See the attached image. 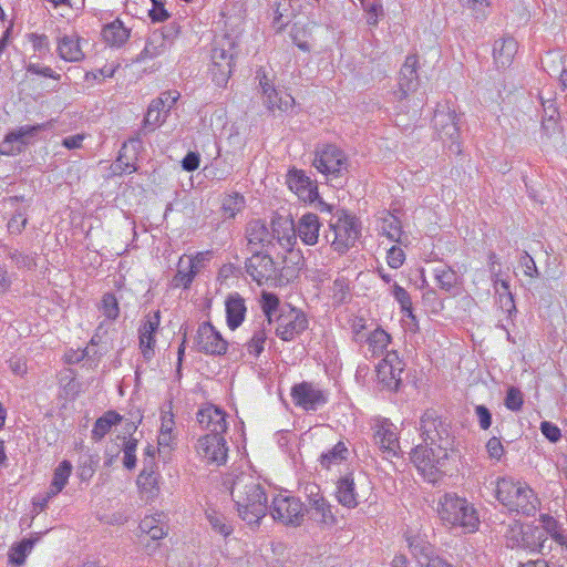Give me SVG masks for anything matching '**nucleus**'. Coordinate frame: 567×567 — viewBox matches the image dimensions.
Wrapping results in <instances>:
<instances>
[{"label": "nucleus", "instance_id": "obj_1", "mask_svg": "<svg viewBox=\"0 0 567 567\" xmlns=\"http://www.w3.org/2000/svg\"><path fill=\"white\" fill-rule=\"evenodd\" d=\"M420 431L425 444L412 450L411 461L425 480L435 483L445 470L449 453L454 449V437L446 422L434 410L423 413Z\"/></svg>", "mask_w": 567, "mask_h": 567}, {"label": "nucleus", "instance_id": "obj_2", "mask_svg": "<svg viewBox=\"0 0 567 567\" xmlns=\"http://www.w3.org/2000/svg\"><path fill=\"white\" fill-rule=\"evenodd\" d=\"M230 494L239 517L248 525H258L266 516L268 498L259 478L246 473L237 475L233 481Z\"/></svg>", "mask_w": 567, "mask_h": 567}, {"label": "nucleus", "instance_id": "obj_3", "mask_svg": "<svg viewBox=\"0 0 567 567\" xmlns=\"http://www.w3.org/2000/svg\"><path fill=\"white\" fill-rule=\"evenodd\" d=\"M246 237L250 245L292 248L296 245V225L291 217L275 213L271 217L270 229L261 219L248 223Z\"/></svg>", "mask_w": 567, "mask_h": 567}, {"label": "nucleus", "instance_id": "obj_4", "mask_svg": "<svg viewBox=\"0 0 567 567\" xmlns=\"http://www.w3.org/2000/svg\"><path fill=\"white\" fill-rule=\"evenodd\" d=\"M496 498L509 511L532 516L536 513L539 499L526 482L502 477L496 484Z\"/></svg>", "mask_w": 567, "mask_h": 567}, {"label": "nucleus", "instance_id": "obj_5", "mask_svg": "<svg viewBox=\"0 0 567 567\" xmlns=\"http://www.w3.org/2000/svg\"><path fill=\"white\" fill-rule=\"evenodd\" d=\"M236 55V41L229 34L216 35L212 43L209 72L213 82L218 86L227 84Z\"/></svg>", "mask_w": 567, "mask_h": 567}, {"label": "nucleus", "instance_id": "obj_6", "mask_svg": "<svg viewBox=\"0 0 567 567\" xmlns=\"http://www.w3.org/2000/svg\"><path fill=\"white\" fill-rule=\"evenodd\" d=\"M437 512L444 524L461 526L472 532L478 527L480 519L474 506L455 494H445L441 497Z\"/></svg>", "mask_w": 567, "mask_h": 567}, {"label": "nucleus", "instance_id": "obj_7", "mask_svg": "<svg viewBox=\"0 0 567 567\" xmlns=\"http://www.w3.org/2000/svg\"><path fill=\"white\" fill-rule=\"evenodd\" d=\"M433 128L437 136L449 143V150L454 154H460V126L456 111L451 107L449 102L440 103L434 112L432 120Z\"/></svg>", "mask_w": 567, "mask_h": 567}, {"label": "nucleus", "instance_id": "obj_8", "mask_svg": "<svg viewBox=\"0 0 567 567\" xmlns=\"http://www.w3.org/2000/svg\"><path fill=\"white\" fill-rule=\"evenodd\" d=\"M312 164L320 173L331 178L342 176L349 167L344 152L332 144H326L318 148Z\"/></svg>", "mask_w": 567, "mask_h": 567}, {"label": "nucleus", "instance_id": "obj_9", "mask_svg": "<svg viewBox=\"0 0 567 567\" xmlns=\"http://www.w3.org/2000/svg\"><path fill=\"white\" fill-rule=\"evenodd\" d=\"M268 511L275 520L286 525L299 526L305 516L302 502L290 495L278 494L272 498Z\"/></svg>", "mask_w": 567, "mask_h": 567}, {"label": "nucleus", "instance_id": "obj_10", "mask_svg": "<svg viewBox=\"0 0 567 567\" xmlns=\"http://www.w3.org/2000/svg\"><path fill=\"white\" fill-rule=\"evenodd\" d=\"M507 537V546L529 549L532 551H543L547 540L546 530L542 527L527 526L524 528L519 524L509 527Z\"/></svg>", "mask_w": 567, "mask_h": 567}, {"label": "nucleus", "instance_id": "obj_11", "mask_svg": "<svg viewBox=\"0 0 567 567\" xmlns=\"http://www.w3.org/2000/svg\"><path fill=\"white\" fill-rule=\"evenodd\" d=\"M400 209H383L375 215V227L378 234L388 239L390 248H398V245L408 246V235L402 230L399 218Z\"/></svg>", "mask_w": 567, "mask_h": 567}, {"label": "nucleus", "instance_id": "obj_12", "mask_svg": "<svg viewBox=\"0 0 567 567\" xmlns=\"http://www.w3.org/2000/svg\"><path fill=\"white\" fill-rule=\"evenodd\" d=\"M308 328L306 315L297 309L288 307L281 309L277 318L276 334L284 341H291Z\"/></svg>", "mask_w": 567, "mask_h": 567}, {"label": "nucleus", "instance_id": "obj_13", "mask_svg": "<svg viewBox=\"0 0 567 567\" xmlns=\"http://www.w3.org/2000/svg\"><path fill=\"white\" fill-rule=\"evenodd\" d=\"M292 402L305 411H317L328 402V394L311 382L295 384L291 389Z\"/></svg>", "mask_w": 567, "mask_h": 567}, {"label": "nucleus", "instance_id": "obj_14", "mask_svg": "<svg viewBox=\"0 0 567 567\" xmlns=\"http://www.w3.org/2000/svg\"><path fill=\"white\" fill-rule=\"evenodd\" d=\"M256 79L264 96V104L270 111H288L295 104L293 97L288 93H279L270 79H268L265 69L260 68L256 72Z\"/></svg>", "mask_w": 567, "mask_h": 567}, {"label": "nucleus", "instance_id": "obj_15", "mask_svg": "<svg viewBox=\"0 0 567 567\" xmlns=\"http://www.w3.org/2000/svg\"><path fill=\"white\" fill-rule=\"evenodd\" d=\"M372 430L374 443L385 457H393L399 454L400 443L394 424L388 419H375Z\"/></svg>", "mask_w": 567, "mask_h": 567}, {"label": "nucleus", "instance_id": "obj_16", "mask_svg": "<svg viewBox=\"0 0 567 567\" xmlns=\"http://www.w3.org/2000/svg\"><path fill=\"white\" fill-rule=\"evenodd\" d=\"M195 346L205 354L221 355L226 353L228 343L212 323L203 322L197 329Z\"/></svg>", "mask_w": 567, "mask_h": 567}, {"label": "nucleus", "instance_id": "obj_17", "mask_svg": "<svg viewBox=\"0 0 567 567\" xmlns=\"http://www.w3.org/2000/svg\"><path fill=\"white\" fill-rule=\"evenodd\" d=\"M198 455L209 464L223 465L227 461L228 447L223 434H206L197 442Z\"/></svg>", "mask_w": 567, "mask_h": 567}, {"label": "nucleus", "instance_id": "obj_18", "mask_svg": "<svg viewBox=\"0 0 567 567\" xmlns=\"http://www.w3.org/2000/svg\"><path fill=\"white\" fill-rule=\"evenodd\" d=\"M246 271L258 285L275 279L277 276V265L272 257L264 250H256L246 260Z\"/></svg>", "mask_w": 567, "mask_h": 567}, {"label": "nucleus", "instance_id": "obj_19", "mask_svg": "<svg viewBox=\"0 0 567 567\" xmlns=\"http://www.w3.org/2000/svg\"><path fill=\"white\" fill-rule=\"evenodd\" d=\"M404 363L396 351H386L384 358L377 365V375L381 383L392 390H398Z\"/></svg>", "mask_w": 567, "mask_h": 567}, {"label": "nucleus", "instance_id": "obj_20", "mask_svg": "<svg viewBox=\"0 0 567 567\" xmlns=\"http://www.w3.org/2000/svg\"><path fill=\"white\" fill-rule=\"evenodd\" d=\"M172 44L173 33L171 29H168L167 31L154 30L148 34L145 42V47L135 58V62L141 63L147 60L158 58L166 51H168Z\"/></svg>", "mask_w": 567, "mask_h": 567}, {"label": "nucleus", "instance_id": "obj_21", "mask_svg": "<svg viewBox=\"0 0 567 567\" xmlns=\"http://www.w3.org/2000/svg\"><path fill=\"white\" fill-rule=\"evenodd\" d=\"M204 256L205 252L198 251L195 256L183 255L179 257L176 274L172 279V286L174 288H189L195 276L199 271L202 262L204 261Z\"/></svg>", "mask_w": 567, "mask_h": 567}, {"label": "nucleus", "instance_id": "obj_22", "mask_svg": "<svg viewBox=\"0 0 567 567\" xmlns=\"http://www.w3.org/2000/svg\"><path fill=\"white\" fill-rule=\"evenodd\" d=\"M81 37L78 33L61 34L56 37V53L65 62L78 63L85 59L81 47Z\"/></svg>", "mask_w": 567, "mask_h": 567}, {"label": "nucleus", "instance_id": "obj_23", "mask_svg": "<svg viewBox=\"0 0 567 567\" xmlns=\"http://www.w3.org/2000/svg\"><path fill=\"white\" fill-rule=\"evenodd\" d=\"M197 422L209 434H224L227 430L226 413L213 404H207L197 412Z\"/></svg>", "mask_w": 567, "mask_h": 567}, {"label": "nucleus", "instance_id": "obj_24", "mask_svg": "<svg viewBox=\"0 0 567 567\" xmlns=\"http://www.w3.org/2000/svg\"><path fill=\"white\" fill-rule=\"evenodd\" d=\"M39 125L20 126L18 130L9 132L0 145V154L14 155L21 152V145L28 143V137L35 135L40 131Z\"/></svg>", "mask_w": 567, "mask_h": 567}, {"label": "nucleus", "instance_id": "obj_25", "mask_svg": "<svg viewBox=\"0 0 567 567\" xmlns=\"http://www.w3.org/2000/svg\"><path fill=\"white\" fill-rule=\"evenodd\" d=\"M333 228V244L344 246V248L353 247L361 231L360 225L355 217L349 215H346L344 218H340Z\"/></svg>", "mask_w": 567, "mask_h": 567}, {"label": "nucleus", "instance_id": "obj_26", "mask_svg": "<svg viewBox=\"0 0 567 567\" xmlns=\"http://www.w3.org/2000/svg\"><path fill=\"white\" fill-rule=\"evenodd\" d=\"M159 473L153 460L143 461V470L137 477V485L147 499L155 498L159 493Z\"/></svg>", "mask_w": 567, "mask_h": 567}, {"label": "nucleus", "instance_id": "obj_27", "mask_svg": "<svg viewBox=\"0 0 567 567\" xmlns=\"http://www.w3.org/2000/svg\"><path fill=\"white\" fill-rule=\"evenodd\" d=\"M161 317L159 312L156 311L153 315H148L141 328L138 329L140 348L145 359H150L154 351L155 338L154 333L159 327Z\"/></svg>", "mask_w": 567, "mask_h": 567}, {"label": "nucleus", "instance_id": "obj_28", "mask_svg": "<svg viewBox=\"0 0 567 567\" xmlns=\"http://www.w3.org/2000/svg\"><path fill=\"white\" fill-rule=\"evenodd\" d=\"M417 64V56L410 54L401 66L399 75L401 99L405 97L410 92L415 91L419 85Z\"/></svg>", "mask_w": 567, "mask_h": 567}, {"label": "nucleus", "instance_id": "obj_29", "mask_svg": "<svg viewBox=\"0 0 567 567\" xmlns=\"http://www.w3.org/2000/svg\"><path fill=\"white\" fill-rule=\"evenodd\" d=\"M518 50L517 41L512 37L495 40L493 44L494 63L498 69L508 68Z\"/></svg>", "mask_w": 567, "mask_h": 567}, {"label": "nucleus", "instance_id": "obj_30", "mask_svg": "<svg viewBox=\"0 0 567 567\" xmlns=\"http://www.w3.org/2000/svg\"><path fill=\"white\" fill-rule=\"evenodd\" d=\"M336 497L344 507L354 508L358 506L360 496L352 474H347L338 480Z\"/></svg>", "mask_w": 567, "mask_h": 567}, {"label": "nucleus", "instance_id": "obj_31", "mask_svg": "<svg viewBox=\"0 0 567 567\" xmlns=\"http://www.w3.org/2000/svg\"><path fill=\"white\" fill-rule=\"evenodd\" d=\"M288 187L302 200H312V182L302 171L292 169L287 175Z\"/></svg>", "mask_w": 567, "mask_h": 567}, {"label": "nucleus", "instance_id": "obj_32", "mask_svg": "<svg viewBox=\"0 0 567 567\" xmlns=\"http://www.w3.org/2000/svg\"><path fill=\"white\" fill-rule=\"evenodd\" d=\"M319 228L318 215L308 213L300 218L296 228V237L299 236L305 245L312 246L318 240Z\"/></svg>", "mask_w": 567, "mask_h": 567}, {"label": "nucleus", "instance_id": "obj_33", "mask_svg": "<svg viewBox=\"0 0 567 567\" xmlns=\"http://www.w3.org/2000/svg\"><path fill=\"white\" fill-rule=\"evenodd\" d=\"M246 311L245 299L238 292L229 295L226 300L227 326L231 330L237 329L243 323Z\"/></svg>", "mask_w": 567, "mask_h": 567}, {"label": "nucleus", "instance_id": "obj_34", "mask_svg": "<svg viewBox=\"0 0 567 567\" xmlns=\"http://www.w3.org/2000/svg\"><path fill=\"white\" fill-rule=\"evenodd\" d=\"M162 514L145 516L140 522V529L153 540H159L167 535V526L162 520Z\"/></svg>", "mask_w": 567, "mask_h": 567}, {"label": "nucleus", "instance_id": "obj_35", "mask_svg": "<svg viewBox=\"0 0 567 567\" xmlns=\"http://www.w3.org/2000/svg\"><path fill=\"white\" fill-rule=\"evenodd\" d=\"M122 421V415L115 411H107L101 417H99L92 429L91 439L95 442H100L112 429L113 425L118 424Z\"/></svg>", "mask_w": 567, "mask_h": 567}, {"label": "nucleus", "instance_id": "obj_36", "mask_svg": "<svg viewBox=\"0 0 567 567\" xmlns=\"http://www.w3.org/2000/svg\"><path fill=\"white\" fill-rule=\"evenodd\" d=\"M130 37V31L118 20H115L102 29L103 40L113 47H121Z\"/></svg>", "mask_w": 567, "mask_h": 567}, {"label": "nucleus", "instance_id": "obj_37", "mask_svg": "<svg viewBox=\"0 0 567 567\" xmlns=\"http://www.w3.org/2000/svg\"><path fill=\"white\" fill-rule=\"evenodd\" d=\"M37 538H25L20 543L13 544L8 554L9 563L16 566H21L25 563L27 556L32 551Z\"/></svg>", "mask_w": 567, "mask_h": 567}, {"label": "nucleus", "instance_id": "obj_38", "mask_svg": "<svg viewBox=\"0 0 567 567\" xmlns=\"http://www.w3.org/2000/svg\"><path fill=\"white\" fill-rule=\"evenodd\" d=\"M309 507L310 515L316 522L324 525H333L336 523L331 505L324 498L315 499L313 503H310Z\"/></svg>", "mask_w": 567, "mask_h": 567}, {"label": "nucleus", "instance_id": "obj_39", "mask_svg": "<svg viewBox=\"0 0 567 567\" xmlns=\"http://www.w3.org/2000/svg\"><path fill=\"white\" fill-rule=\"evenodd\" d=\"M390 341V334L385 332L383 329L378 328L374 331H372L367 339L368 349L371 352V355H382L386 350Z\"/></svg>", "mask_w": 567, "mask_h": 567}, {"label": "nucleus", "instance_id": "obj_40", "mask_svg": "<svg viewBox=\"0 0 567 567\" xmlns=\"http://www.w3.org/2000/svg\"><path fill=\"white\" fill-rule=\"evenodd\" d=\"M540 101L544 109V115L542 121L543 130L548 134L550 131L555 130L557 125V121L559 117V112L557 106L555 105V100L545 99L543 93H540Z\"/></svg>", "mask_w": 567, "mask_h": 567}, {"label": "nucleus", "instance_id": "obj_41", "mask_svg": "<svg viewBox=\"0 0 567 567\" xmlns=\"http://www.w3.org/2000/svg\"><path fill=\"white\" fill-rule=\"evenodd\" d=\"M162 100H153L145 114L143 124L144 128L148 131H153L155 127L159 126L164 121L167 114H165V110L159 107Z\"/></svg>", "mask_w": 567, "mask_h": 567}, {"label": "nucleus", "instance_id": "obj_42", "mask_svg": "<svg viewBox=\"0 0 567 567\" xmlns=\"http://www.w3.org/2000/svg\"><path fill=\"white\" fill-rule=\"evenodd\" d=\"M499 282H494L495 293L497 295V302L503 311L508 313V317H512L514 312H516V306L514 302V297L509 291V286L507 281H502L501 287L504 288V291H501L498 287Z\"/></svg>", "mask_w": 567, "mask_h": 567}, {"label": "nucleus", "instance_id": "obj_43", "mask_svg": "<svg viewBox=\"0 0 567 567\" xmlns=\"http://www.w3.org/2000/svg\"><path fill=\"white\" fill-rule=\"evenodd\" d=\"M348 449L343 442H338L331 450L323 453L320 457V463L324 468H330L332 465L340 464L347 458Z\"/></svg>", "mask_w": 567, "mask_h": 567}, {"label": "nucleus", "instance_id": "obj_44", "mask_svg": "<svg viewBox=\"0 0 567 567\" xmlns=\"http://www.w3.org/2000/svg\"><path fill=\"white\" fill-rule=\"evenodd\" d=\"M245 206V198L238 193L227 195L223 199L221 209L225 218H234Z\"/></svg>", "mask_w": 567, "mask_h": 567}, {"label": "nucleus", "instance_id": "obj_45", "mask_svg": "<svg viewBox=\"0 0 567 567\" xmlns=\"http://www.w3.org/2000/svg\"><path fill=\"white\" fill-rule=\"evenodd\" d=\"M363 11L367 13V23L375 27L379 19L384 16V10L380 0H359Z\"/></svg>", "mask_w": 567, "mask_h": 567}, {"label": "nucleus", "instance_id": "obj_46", "mask_svg": "<svg viewBox=\"0 0 567 567\" xmlns=\"http://www.w3.org/2000/svg\"><path fill=\"white\" fill-rule=\"evenodd\" d=\"M434 277L439 287L450 291L456 284V274L450 267L441 265L434 269Z\"/></svg>", "mask_w": 567, "mask_h": 567}, {"label": "nucleus", "instance_id": "obj_47", "mask_svg": "<svg viewBox=\"0 0 567 567\" xmlns=\"http://www.w3.org/2000/svg\"><path fill=\"white\" fill-rule=\"evenodd\" d=\"M72 463L68 460L62 461L54 470L51 483L54 487H61L62 489L66 486L69 478L72 474Z\"/></svg>", "mask_w": 567, "mask_h": 567}, {"label": "nucleus", "instance_id": "obj_48", "mask_svg": "<svg viewBox=\"0 0 567 567\" xmlns=\"http://www.w3.org/2000/svg\"><path fill=\"white\" fill-rule=\"evenodd\" d=\"M100 310L109 320H115L120 315L116 297L111 292L104 293L101 300Z\"/></svg>", "mask_w": 567, "mask_h": 567}, {"label": "nucleus", "instance_id": "obj_49", "mask_svg": "<svg viewBox=\"0 0 567 567\" xmlns=\"http://www.w3.org/2000/svg\"><path fill=\"white\" fill-rule=\"evenodd\" d=\"M461 2L463 7L472 11L475 19H486L491 0H461Z\"/></svg>", "mask_w": 567, "mask_h": 567}, {"label": "nucleus", "instance_id": "obj_50", "mask_svg": "<svg viewBox=\"0 0 567 567\" xmlns=\"http://www.w3.org/2000/svg\"><path fill=\"white\" fill-rule=\"evenodd\" d=\"M310 32L305 25H298L297 23L290 30V37L292 42L302 51L309 52L310 44L308 42Z\"/></svg>", "mask_w": 567, "mask_h": 567}, {"label": "nucleus", "instance_id": "obj_51", "mask_svg": "<svg viewBox=\"0 0 567 567\" xmlns=\"http://www.w3.org/2000/svg\"><path fill=\"white\" fill-rule=\"evenodd\" d=\"M267 336L264 329H258L254 332L250 340L245 344L249 354L258 357L265 347Z\"/></svg>", "mask_w": 567, "mask_h": 567}, {"label": "nucleus", "instance_id": "obj_52", "mask_svg": "<svg viewBox=\"0 0 567 567\" xmlns=\"http://www.w3.org/2000/svg\"><path fill=\"white\" fill-rule=\"evenodd\" d=\"M207 519L214 530L227 537L233 533V526L226 520V518L215 512L207 514Z\"/></svg>", "mask_w": 567, "mask_h": 567}, {"label": "nucleus", "instance_id": "obj_53", "mask_svg": "<svg viewBox=\"0 0 567 567\" xmlns=\"http://www.w3.org/2000/svg\"><path fill=\"white\" fill-rule=\"evenodd\" d=\"M393 297L400 303L401 310L409 317L414 318L412 313V301L410 293L400 285H393Z\"/></svg>", "mask_w": 567, "mask_h": 567}, {"label": "nucleus", "instance_id": "obj_54", "mask_svg": "<svg viewBox=\"0 0 567 567\" xmlns=\"http://www.w3.org/2000/svg\"><path fill=\"white\" fill-rule=\"evenodd\" d=\"M260 302L268 322L271 323L272 315L277 311L279 306V298L275 293L264 291Z\"/></svg>", "mask_w": 567, "mask_h": 567}, {"label": "nucleus", "instance_id": "obj_55", "mask_svg": "<svg viewBox=\"0 0 567 567\" xmlns=\"http://www.w3.org/2000/svg\"><path fill=\"white\" fill-rule=\"evenodd\" d=\"M136 447H137V440L136 439H128L127 441L124 442V446H123V453H124V457H123V465L127 468V470H133L136 465V455H135V452H136Z\"/></svg>", "mask_w": 567, "mask_h": 567}, {"label": "nucleus", "instance_id": "obj_56", "mask_svg": "<svg viewBox=\"0 0 567 567\" xmlns=\"http://www.w3.org/2000/svg\"><path fill=\"white\" fill-rule=\"evenodd\" d=\"M28 40L31 42L33 50L39 52L40 56H43L50 52V42L48 35L32 32L28 34Z\"/></svg>", "mask_w": 567, "mask_h": 567}, {"label": "nucleus", "instance_id": "obj_57", "mask_svg": "<svg viewBox=\"0 0 567 567\" xmlns=\"http://www.w3.org/2000/svg\"><path fill=\"white\" fill-rule=\"evenodd\" d=\"M27 74L40 75L48 79L60 80L61 75L50 66H43L39 63L29 62L25 64Z\"/></svg>", "mask_w": 567, "mask_h": 567}, {"label": "nucleus", "instance_id": "obj_58", "mask_svg": "<svg viewBox=\"0 0 567 567\" xmlns=\"http://www.w3.org/2000/svg\"><path fill=\"white\" fill-rule=\"evenodd\" d=\"M523 393L517 388H509L505 398V406L511 411H519L523 406Z\"/></svg>", "mask_w": 567, "mask_h": 567}, {"label": "nucleus", "instance_id": "obj_59", "mask_svg": "<svg viewBox=\"0 0 567 567\" xmlns=\"http://www.w3.org/2000/svg\"><path fill=\"white\" fill-rule=\"evenodd\" d=\"M349 298V285L346 279L338 278L333 281V299L338 303H343Z\"/></svg>", "mask_w": 567, "mask_h": 567}, {"label": "nucleus", "instance_id": "obj_60", "mask_svg": "<svg viewBox=\"0 0 567 567\" xmlns=\"http://www.w3.org/2000/svg\"><path fill=\"white\" fill-rule=\"evenodd\" d=\"M174 424H175V422H174V414L172 412V403H168L167 410L165 408L162 409L159 432L173 433Z\"/></svg>", "mask_w": 567, "mask_h": 567}, {"label": "nucleus", "instance_id": "obj_61", "mask_svg": "<svg viewBox=\"0 0 567 567\" xmlns=\"http://www.w3.org/2000/svg\"><path fill=\"white\" fill-rule=\"evenodd\" d=\"M540 431H542L543 435L547 440H549L551 443L558 442L561 437L560 429L557 425H555L548 421L542 422Z\"/></svg>", "mask_w": 567, "mask_h": 567}, {"label": "nucleus", "instance_id": "obj_62", "mask_svg": "<svg viewBox=\"0 0 567 567\" xmlns=\"http://www.w3.org/2000/svg\"><path fill=\"white\" fill-rule=\"evenodd\" d=\"M178 97H179V92L173 90V91H165V92L161 93V95L158 97H156L155 100H162L159 107L165 110V114H167L171 111V109L174 106V104L176 103Z\"/></svg>", "mask_w": 567, "mask_h": 567}, {"label": "nucleus", "instance_id": "obj_63", "mask_svg": "<svg viewBox=\"0 0 567 567\" xmlns=\"http://www.w3.org/2000/svg\"><path fill=\"white\" fill-rule=\"evenodd\" d=\"M486 450L491 458L499 461L504 454V446L496 436L491 437L486 443Z\"/></svg>", "mask_w": 567, "mask_h": 567}, {"label": "nucleus", "instance_id": "obj_64", "mask_svg": "<svg viewBox=\"0 0 567 567\" xmlns=\"http://www.w3.org/2000/svg\"><path fill=\"white\" fill-rule=\"evenodd\" d=\"M475 415L477 416L480 427L488 430L492 425V413L485 405L475 406Z\"/></svg>", "mask_w": 567, "mask_h": 567}]
</instances>
